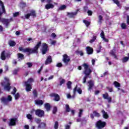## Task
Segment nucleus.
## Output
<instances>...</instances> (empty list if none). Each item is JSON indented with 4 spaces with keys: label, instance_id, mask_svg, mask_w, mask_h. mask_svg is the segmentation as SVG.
<instances>
[{
    "label": "nucleus",
    "instance_id": "1",
    "mask_svg": "<svg viewBox=\"0 0 129 129\" xmlns=\"http://www.w3.org/2000/svg\"><path fill=\"white\" fill-rule=\"evenodd\" d=\"M0 6L2 7V10H0V22H2L4 25H5L6 27L9 26V24L11 23V22H13V18H11L10 19L2 18V15H3V13L6 14V9H5V6L4 5V3L2 1L0 0Z\"/></svg>",
    "mask_w": 129,
    "mask_h": 129
},
{
    "label": "nucleus",
    "instance_id": "2",
    "mask_svg": "<svg viewBox=\"0 0 129 129\" xmlns=\"http://www.w3.org/2000/svg\"><path fill=\"white\" fill-rule=\"evenodd\" d=\"M41 46V42H38L37 45L33 49L27 48L24 49L22 47L19 48V51H22L24 53H38V49Z\"/></svg>",
    "mask_w": 129,
    "mask_h": 129
},
{
    "label": "nucleus",
    "instance_id": "3",
    "mask_svg": "<svg viewBox=\"0 0 129 129\" xmlns=\"http://www.w3.org/2000/svg\"><path fill=\"white\" fill-rule=\"evenodd\" d=\"M82 66L84 67L85 71L84 74H85V76L84 77L83 79V83H85L86 82V79L87 78H90V73H91L92 71L90 69L88 68V65L86 63H84Z\"/></svg>",
    "mask_w": 129,
    "mask_h": 129
},
{
    "label": "nucleus",
    "instance_id": "4",
    "mask_svg": "<svg viewBox=\"0 0 129 129\" xmlns=\"http://www.w3.org/2000/svg\"><path fill=\"white\" fill-rule=\"evenodd\" d=\"M2 86H4V90L6 91H10L11 90V84H10V80L8 77L4 78V81L1 83Z\"/></svg>",
    "mask_w": 129,
    "mask_h": 129
},
{
    "label": "nucleus",
    "instance_id": "5",
    "mask_svg": "<svg viewBox=\"0 0 129 129\" xmlns=\"http://www.w3.org/2000/svg\"><path fill=\"white\" fill-rule=\"evenodd\" d=\"M13 99L11 95H8L7 98L6 97H2L1 98V101L4 104H7L8 102H11Z\"/></svg>",
    "mask_w": 129,
    "mask_h": 129
},
{
    "label": "nucleus",
    "instance_id": "6",
    "mask_svg": "<svg viewBox=\"0 0 129 129\" xmlns=\"http://www.w3.org/2000/svg\"><path fill=\"white\" fill-rule=\"evenodd\" d=\"M62 61L66 65H67V64H68L70 61V57L67 55V54H65L63 55Z\"/></svg>",
    "mask_w": 129,
    "mask_h": 129
},
{
    "label": "nucleus",
    "instance_id": "7",
    "mask_svg": "<svg viewBox=\"0 0 129 129\" xmlns=\"http://www.w3.org/2000/svg\"><path fill=\"white\" fill-rule=\"evenodd\" d=\"M35 114L37 115V116H39V117H42V116H44V110L37 109L35 110Z\"/></svg>",
    "mask_w": 129,
    "mask_h": 129
},
{
    "label": "nucleus",
    "instance_id": "8",
    "mask_svg": "<svg viewBox=\"0 0 129 129\" xmlns=\"http://www.w3.org/2000/svg\"><path fill=\"white\" fill-rule=\"evenodd\" d=\"M48 4L45 5L46 10H50V9H53L54 8V5L50 3H52V0H47Z\"/></svg>",
    "mask_w": 129,
    "mask_h": 129
},
{
    "label": "nucleus",
    "instance_id": "9",
    "mask_svg": "<svg viewBox=\"0 0 129 129\" xmlns=\"http://www.w3.org/2000/svg\"><path fill=\"white\" fill-rule=\"evenodd\" d=\"M41 51L43 55H44V54H46V53H47V51H48V45H47V44H42V48Z\"/></svg>",
    "mask_w": 129,
    "mask_h": 129
},
{
    "label": "nucleus",
    "instance_id": "10",
    "mask_svg": "<svg viewBox=\"0 0 129 129\" xmlns=\"http://www.w3.org/2000/svg\"><path fill=\"white\" fill-rule=\"evenodd\" d=\"M24 86L26 87L25 89L27 92H29V91L32 90V84H29L28 83H24Z\"/></svg>",
    "mask_w": 129,
    "mask_h": 129
},
{
    "label": "nucleus",
    "instance_id": "11",
    "mask_svg": "<svg viewBox=\"0 0 129 129\" xmlns=\"http://www.w3.org/2000/svg\"><path fill=\"white\" fill-rule=\"evenodd\" d=\"M96 125L98 128L104 127L105 126V122H102L100 120L97 122Z\"/></svg>",
    "mask_w": 129,
    "mask_h": 129
},
{
    "label": "nucleus",
    "instance_id": "12",
    "mask_svg": "<svg viewBox=\"0 0 129 129\" xmlns=\"http://www.w3.org/2000/svg\"><path fill=\"white\" fill-rule=\"evenodd\" d=\"M16 122H17V118H13L10 120L9 124L10 126H14L16 125Z\"/></svg>",
    "mask_w": 129,
    "mask_h": 129
},
{
    "label": "nucleus",
    "instance_id": "13",
    "mask_svg": "<svg viewBox=\"0 0 129 129\" xmlns=\"http://www.w3.org/2000/svg\"><path fill=\"white\" fill-rule=\"evenodd\" d=\"M77 13H78V10L75 12H71V13L68 12L67 16L68 17H69V18H74V17H75L76 15H77Z\"/></svg>",
    "mask_w": 129,
    "mask_h": 129
},
{
    "label": "nucleus",
    "instance_id": "14",
    "mask_svg": "<svg viewBox=\"0 0 129 129\" xmlns=\"http://www.w3.org/2000/svg\"><path fill=\"white\" fill-rule=\"evenodd\" d=\"M50 96H51V97H54V100L55 101H59L60 100V96L57 94H51L50 95Z\"/></svg>",
    "mask_w": 129,
    "mask_h": 129
},
{
    "label": "nucleus",
    "instance_id": "15",
    "mask_svg": "<svg viewBox=\"0 0 129 129\" xmlns=\"http://www.w3.org/2000/svg\"><path fill=\"white\" fill-rule=\"evenodd\" d=\"M76 91L78 92L79 94H82V90H81L80 88L77 87V86L75 87V88L74 89V90H73L74 94L75 95V92H76Z\"/></svg>",
    "mask_w": 129,
    "mask_h": 129
},
{
    "label": "nucleus",
    "instance_id": "16",
    "mask_svg": "<svg viewBox=\"0 0 129 129\" xmlns=\"http://www.w3.org/2000/svg\"><path fill=\"white\" fill-rule=\"evenodd\" d=\"M88 90H91V89H92V87H93V86H94V82H93V81L90 80L88 82Z\"/></svg>",
    "mask_w": 129,
    "mask_h": 129
},
{
    "label": "nucleus",
    "instance_id": "17",
    "mask_svg": "<svg viewBox=\"0 0 129 129\" xmlns=\"http://www.w3.org/2000/svg\"><path fill=\"white\" fill-rule=\"evenodd\" d=\"M32 16V17H35L36 16V13H35L34 11H32L30 14H28L25 15L26 19H29L30 17Z\"/></svg>",
    "mask_w": 129,
    "mask_h": 129
},
{
    "label": "nucleus",
    "instance_id": "18",
    "mask_svg": "<svg viewBox=\"0 0 129 129\" xmlns=\"http://www.w3.org/2000/svg\"><path fill=\"white\" fill-rule=\"evenodd\" d=\"M103 97L104 99H107L108 102H111V98L108 96V94L105 93V94H103Z\"/></svg>",
    "mask_w": 129,
    "mask_h": 129
},
{
    "label": "nucleus",
    "instance_id": "19",
    "mask_svg": "<svg viewBox=\"0 0 129 129\" xmlns=\"http://www.w3.org/2000/svg\"><path fill=\"white\" fill-rule=\"evenodd\" d=\"M35 103L37 105H42L44 103V101L41 100H36L35 101Z\"/></svg>",
    "mask_w": 129,
    "mask_h": 129
},
{
    "label": "nucleus",
    "instance_id": "20",
    "mask_svg": "<svg viewBox=\"0 0 129 129\" xmlns=\"http://www.w3.org/2000/svg\"><path fill=\"white\" fill-rule=\"evenodd\" d=\"M52 62V57L51 56H48L47 59L45 61V65H48L50 63Z\"/></svg>",
    "mask_w": 129,
    "mask_h": 129
},
{
    "label": "nucleus",
    "instance_id": "21",
    "mask_svg": "<svg viewBox=\"0 0 129 129\" xmlns=\"http://www.w3.org/2000/svg\"><path fill=\"white\" fill-rule=\"evenodd\" d=\"M44 108L46 109L47 111H49L50 109H51V105L49 103H45L44 104Z\"/></svg>",
    "mask_w": 129,
    "mask_h": 129
},
{
    "label": "nucleus",
    "instance_id": "22",
    "mask_svg": "<svg viewBox=\"0 0 129 129\" xmlns=\"http://www.w3.org/2000/svg\"><path fill=\"white\" fill-rule=\"evenodd\" d=\"M87 53L89 55L90 54H92L93 52V49L91 48L90 47H87L86 48Z\"/></svg>",
    "mask_w": 129,
    "mask_h": 129
},
{
    "label": "nucleus",
    "instance_id": "23",
    "mask_svg": "<svg viewBox=\"0 0 129 129\" xmlns=\"http://www.w3.org/2000/svg\"><path fill=\"white\" fill-rule=\"evenodd\" d=\"M101 37L102 38V39H103V40L104 41V42H108V39L105 38V37H104V32L103 31H102L101 33Z\"/></svg>",
    "mask_w": 129,
    "mask_h": 129
},
{
    "label": "nucleus",
    "instance_id": "24",
    "mask_svg": "<svg viewBox=\"0 0 129 129\" xmlns=\"http://www.w3.org/2000/svg\"><path fill=\"white\" fill-rule=\"evenodd\" d=\"M102 113L104 118H108V114H107L106 112H105L104 110H102Z\"/></svg>",
    "mask_w": 129,
    "mask_h": 129
},
{
    "label": "nucleus",
    "instance_id": "25",
    "mask_svg": "<svg viewBox=\"0 0 129 129\" xmlns=\"http://www.w3.org/2000/svg\"><path fill=\"white\" fill-rule=\"evenodd\" d=\"M9 44L11 47H14L16 45V42L13 40L9 41Z\"/></svg>",
    "mask_w": 129,
    "mask_h": 129
},
{
    "label": "nucleus",
    "instance_id": "26",
    "mask_svg": "<svg viewBox=\"0 0 129 129\" xmlns=\"http://www.w3.org/2000/svg\"><path fill=\"white\" fill-rule=\"evenodd\" d=\"M6 54V51H4L1 53V58L2 60H6V56L5 54Z\"/></svg>",
    "mask_w": 129,
    "mask_h": 129
},
{
    "label": "nucleus",
    "instance_id": "27",
    "mask_svg": "<svg viewBox=\"0 0 129 129\" xmlns=\"http://www.w3.org/2000/svg\"><path fill=\"white\" fill-rule=\"evenodd\" d=\"M34 82V79L29 78L28 79L27 82H25V83H28L29 84H31V83Z\"/></svg>",
    "mask_w": 129,
    "mask_h": 129
},
{
    "label": "nucleus",
    "instance_id": "28",
    "mask_svg": "<svg viewBox=\"0 0 129 129\" xmlns=\"http://www.w3.org/2000/svg\"><path fill=\"white\" fill-rule=\"evenodd\" d=\"M46 126V124L44 122L41 123L39 125L38 127H40L41 128H44Z\"/></svg>",
    "mask_w": 129,
    "mask_h": 129
},
{
    "label": "nucleus",
    "instance_id": "29",
    "mask_svg": "<svg viewBox=\"0 0 129 129\" xmlns=\"http://www.w3.org/2000/svg\"><path fill=\"white\" fill-rule=\"evenodd\" d=\"M127 61H128V57L125 56L122 59V63H125V62H127Z\"/></svg>",
    "mask_w": 129,
    "mask_h": 129
},
{
    "label": "nucleus",
    "instance_id": "30",
    "mask_svg": "<svg viewBox=\"0 0 129 129\" xmlns=\"http://www.w3.org/2000/svg\"><path fill=\"white\" fill-rule=\"evenodd\" d=\"M18 56L19 60H23V59H24V55H23V54L18 53Z\"/></svg>",
    "mask_w": 129,
    "mask_h": 129
},
{
    "label": "nucleus",
    "instance_id": "31",
    "mask_svg": "<svg viewBox=\"0 0 129 129\" xmlns=\"http://www.w3.org/2000/svg\"><path fill=\"white\" fill-rule=\"evenodd\" d=\"M114 85L115 87H116L117 88H118L119 87H120V84H119V83L117 82H114Z\"/></svg>",
    "mask_w": 129,
    "mask_h": 129
},
{
    "label": "nucleus",
    "instance_id": "32",
    "mask_svg": "<svg viewBox=\"0 0 129 129\" xmlns=\"http://www.w3.org/2000/svg\"><path fill=\"white\" fill-rule=\"evenodd\" d=\"M67 97L68 99H71V98H74L75 97V95L74 94L73 96H71V95H70V94H68L67 95Z\"/></svg>",
    "mask_w": 129,
    "mask_h": 129
},
{
    "label": "nucleus",
    "instance_id": "33",
    "mask_svg": "<svg viewBox=\"0 0 129 129\" xmlns=\"http://www.w3.org/2000/svg\"><path fill=\"white\" fill-rule=\"evenodd\" d=\"M83 23L86 25V27H88L90 25V22L87 20H84Z\"/></svg>",
    "mask_w": 129,
    "mask_h": 129
},
{
    "label": "nucleus",
    "instance_id": "34",
    "mask_svg": "<svg viewBox=\"0 0 129 129\" xmlns=\"http://www.w3.org/2000/svg\"><path fill=\"white\" fill-rule=\"evenodd\" d=\"M71 84H72V82L69 81L67 84V88L70 89V88H71Z\"/></svg>",
    "mask_w": 129,
    "mask_h": 129
},
{
    "label": "nucleus",
    "instance_id": "35",
    "mask_svg": "<svg viewBox=\"0 0 129 129\" xmlns=\"http://www.w3.org/2000/svg\"><path fill=\"white\" fill-rule=\"evenodd\" d=\"M110 54H111V55H112V56H114V58H116V56H115V50H113L112 51H110Z\"/></svg>",
    "mask_w": 129,
    "mask_h": 129
},
{
    "label": "nucleus",
    "instance_id": "36",
    "mask_svg": "<svg viewBox=\"0 0 129 129\" xmlns=\"http://www.w3.org/2000/svg\"><path fill=\"white\" fill-rule=\"evenodd\" d=\"M76 54H79V55H80V56H83V51L80 50H77L76 52Z\"/></svg>",
    "mask_w": 129,
    "mask_h": 129
},
{
    "label": "nucleus",
    "instance_id": "37",
    "mask_svg": "<svg viewBox=\"0 0 129 129\" xmlns=\"http://www.w3.org/2000/svg\"><path fill=\"white\" fill-rule=\"evenodd\" d=\"M93 114L94 116H97V117H99V116H100V114H99V113H97L96 111H94Z\"/></svg>",
    "mask_w": 129,
    "mask_h": 129
},
{
    "label": "nucleus",
    "instance_id": "38",
    "mask_svg": "<svg viewBox=\"0 0 129 129\" xmlns=\"http://www.w3.org/2000/svg\"><path fill=\"white\" fill-rule=\"evenodd\" d=\"M13 17H14V18H16V17H18V16H19V15H20V12H15V13H14L13 14Z\"/></svg>",
    "mask_w": 129,
    "mask_h": 129
},
{
    "label": "nucleus",
    "instance_id": "39",
    "mask_svg": "<svg viewBox=\"0 0 129 129\" xmlns=\"http://www.w3.org/2000/svg\"><path fill=\"white\" fill-rule=\"evenodd\" d=\"M65 9H66V6L62 5L59 7V10H60V11H62V10H65Z\"/></svg>",
    "mask_w": 129,
    "mask_h": 129
},
{
    "label": "nucleus",
    "instance_id": "40",
    "mask_svg": "<svg viewBox=\"0 0 129 129\" xmlns=\"http://www.w3.org/2000/svg\"><path fill=\"white\" fill-rule=\"evenodd\" d=\"M121 27L123 29H126V25L125 24V23H122L121 24Z\"/></svg>",
    "mask_w": 129,
    "mask_h": 129
},
{
    "label": "nucleus",
    "instance_id": "41",
    "mask_svg": "<svg viewBox=\"0 0 129 129\" xmlns=\"http://www.w3.org/2000/svg\"><path fill=\"white\" fill-rule=\"evenodd\" d=\"M18 72H19V69H15L13 71V74L14 75H16L18 74Z\"/></svg>",
    "mask_w": 129,
    "mask_h": 129
},
{
    "label": "nucleus",
    "instance_id": "42",
    "mask_svg": "<svg viewBox=\"0 0 129 129\" xmlns=\"http://www.w3.org/2000/svg\"><path fill=\"white\" fill-rule=\"evenodd\" d=\"M27 117L28 119H33V116H32V115L30 114H28L27 115Z\"/></svg>",
    "mask_w": 129,
    "mask_h": 129
},
{
    "label": "nucleus",
    "instance_id": "43",
    "mask_svg": "<svg viewBox=\"0 0 129 129\" xmlns=\"http://www.w3.org/2000/svg\"><path fill=\"white\" fill-rule=\"evenodd\" d=\"M58 126H59V124H58V122L55 121L54 123V128L58 129Z\"/></svg>",
    "mask_w": 129,
    "mask_h": 129
},
{
    "label": "nucleus",
    "instance_id": "44",
    "mask_svg": "<svg viewBox=\"0 0 129 129\" xmlns=\"http://www.w3.org/2000/svg\"><path fill=\"white\" fill-rule=\"evenodd\" d=\"M66 109L67 112H69V111H70V108H69V105H66Z\"/></svg>",
    "mask_w": 129,
    "mask_h": 129
},
{
    "label": "nucleus",
    "instance_id": "45",
    "mask_svg": "<svg viewBox=\"0 0 129 129\" xmlns=\"http://www.w3.org/2000/svg\"><path fill=\"white\" fill-rule=\"evenodd\" d=\"M20 7L21 8H24V7H26V3L22 2L20 4Z\"/></svg>",
    "mask_w": 129,
    "mask_h": 129
},
{
    "label": "nucleus",
    "instance_id": "46",
    "mask_svg": "<svg viewBox=\"0 0 129 129\" xmlns=\"http://www.w3.org/2000/svg\"><path fill=\"white\" fill-rule=\"evenodd\" d=\"M95 40H96V37L94 36L93 37V38L90 41V43H93V42H94V41H95Z\"/></svg>",
    "mask_w": 129,
    "mask_h": 129
},
{
    "label": "nucleus",
    "instance_id": "47",
    "mask_svg": "<svg viewBox=\"0 0 129 129\" xmlns=\"http://www.w3.org/2000/svg\"><path fill=\"white\" fill-rule=\"evenodd\" d=\"M113 3L116 4L118 7H119V2L117 0H113Z\"/></svg>",
    "mask_w": 129,
    "mask_h": 129
},
{
    "label": "nucleus",
    "instance_id": "48",
    "mask_svg": "<svg viewBox=\"0 0 129 129\" xmlns=\"http://www.w3.org/2000/svg\"><path fill=\"white\" fill-rule=\"evenodd\" d=\"M19 98H20V94L17 93L16 94H15V98L16 100L18 99Z\"/></svg>",
    "mask_w": 129,
    "mask_h": 129
},
{
    "label": "nucleus",
    "instance_id": "49",
    "mask_svg": "<svg viewBox=\"0 0 129 129\" xmlns=\"http://www.w3.org/2000/svg\"><path fill=\"white\" fill-rule=\"evenodd\" d=\"M57 107H54L52 111L53 113H56L57 112Z\"/></svg>",
    "mask_w": 129,
    "mask_h": 129
},
{
    "label": "nucleus",
    "instance_id": "50",
    "mask_svg": "<svg viewBox=\"0 0 129 129\" xmlns=\"http://www.w3.org/2000/svg\"><path fill=\"white\" fill-rule=\"evenodd\" d=\"M102 20V16L101 15L99 16V23L101 24V21Z\"/></svg>",
    "mask_w": 129,
    "mask_h": 129
},
{
    "label": "nucleus",
    "instance_id": "51",
    "mask_svg": "<svg viewBox=\"0 0 129 129\" xmlns=\"http://www.w3.org/2000/svg\"><path fill=\"white\" fill-rule=\"evenodd\" d=\"M82 112H83V110L82 109H80V111L79 112V116L80 117L82 114Z\"/></svg>",
    "mask_w": 129,
    "mask_h": 129
},
{
    "label": "nucleus",
    "instance_id": "52",
    "mask_svg": "<svg viewBox=\"0 0 129 129\" xmlns=\"http://www.w3.org/2000/svg\"><path fill=\"white\" fill-rule=\"evenodd\" d=\"M27 65L29 68H31V67L33 66V64L31 62H27Z\"/></svg>",
    "mask_w": 129,
    "mask_h": 129
},
{
    "label": "nucleus",
    "instance_id": "53",
    "mask_svg": "<svg viewBox=\"0 0 129 129\" xmlns=\"http://www.w3.org/2000/svg\"><path fill=\"white\" fill-rule=\"evenodd\" d=\"M17 92V89L16 88H14L13 91L12 92V94H15Z\"/></svg>",
    "mask_w": 129,
    "mask_h": 129
},
{
    "label": "nucleus",
    "instance_id": "54",
    "mask_svg": "<svg viewBox=\"0 0 129 129\" xmlns=\"http://www.w3.org/2000/svg\"><path fill=\"white\" fill-rule=\"evenodd\" d=\"M124 17H126V18H127V23L128 25V24H129V16H128V15H127L126 14H125Z\"/></svg>",
    "mask_w": 129,
    "mask_h": 129
},
{
    "label": "nucleus",
    "instance_id": "55",
    "mask_svg": "<svg viewBox=\"0 0 129 129\" xmlns=\"http://www.w3.org/2000/svg\"><path fill=\"white\" fill-rule=\"evenodd\" d=\"M101 49V46L99 45L98 49H97V53H99L100 52V49Z\"/></svg>",
    "mask_w": 129,
    "mask_h": 129
},
{
    "label": "nucleus",
    "instance_id": "56",
    "mask_svg": "<svg viewBox=\"0 0 129 129\" xmlns=\"http://www.w3.org/2000/svg\"><path fill=\"white\" fill-rule=\"evenodd\" d=\"M101 49V46L99 45L98 49H97V53H99L100 52V49Z\"/></svg>",
    "mask_w": 129,
    "mask_h": 129
},
{
    "label": "nucleus",
    "instance_id": "57",
    "mask_svg": "<svg viewBox=\"0 0 129 129\" xmlns=\"http://www.w3.org/2000/svg\"><path fill=\"white\" fill-rule=\"evenodd\" d=\"M65 83V80L62 79L60 81L59 85H62V84Z\"/></svg>",
    "mask_w": 129,
    "mask_h": 129
},
{
    "label": "nucleus",
    "instance_id": "58",
    "mask_svg": "<svg viewBox=\"0 0 129 129\" xmlns=\"http://www.w3.org/2000/svg\"><path fill=\"white\" fill-rule=\"evenodd\" d=\"M57 67H62V63L61 62H59L56 64Z\"/></svg>",
    "mask_w": 129,
    "mask_h": 129
},
{
    "label": "nucleus",
    "instance_id": "59",
    "mask_svg": "<svg viewBox=\"0 0 129 129\" xmlns=\"http://www.w3.org/2000/svg\"><path fill=\"white\" fill-rule=\"evenodd\" d=\"M33 94L34 96H37V91L36 90H33Z\"/></svg>",
    "mask_w": 129,
    "mask_h": 129
},
{
    "label": "nucleus",
    "instance_id": "60",
    "mask_svg": "<svg viewBox=\"0 0 129 129\" xmlns=\"http://www.w3.org/2000/svg\"><path fill=\"white\" fill-rule=\"evenodd\" d=\"M88 14L89 16H91V15H92V11H88Z\"/></svg>",
    "mask_w": 129,
    "mask_h": 129
},
{
    "label": "nucleus",
    "instance_id": "61",
    "mask_svg": "<svg viewBox=\"0 0 129 129\" xmlns=\"http://www.w3.org/2000/svg\"><path fill=\"white\" fill-rule=\"evenodd\" d=\"M65 129H70V125H66Z\"/></svg>",
    "mask_w": 129,
    "mask_h": 129
},
{
    "label": "nucleus",
    "instance_id": "62",
    "mask_svg": "<svg viewBox=\"0 0 129 129\" xmlns=\"http://www.w3.org/2000/svg\"><path fill=\"white\" fill-rule=\"evenodd\" d=\"M92 65H95V59H92Z\"/></svg>",
    "mask_w": 129,
    "mask_h": 129
},
{
    "label": "nucleus",
    "instance_id": "63",
    "mask_svg": "<svg viewBox=\"0 0 129 129\" xmlns=\"http://www.w3.org/2000/svg\"><path fill=\"white\" fill-rule=\"evenodd\" d=\"M51 45H55V44H56V41H55V40L52 41L51 42Z\"/></svg>",
    "mask_w": 129,
    "mask_h": 129
},
{
    "label": "nucleus",
    "instance_id": "64",
    "mask_svg": "<svg viewBox=\"0 0 129 129\" xmlns=\"http://www.w3.org/2000/svg\"><path fill=\"white\" fill-rule=\"evenodd\" d=\"M24 128L25 129H29V125H26L24 126Z\"/></svg>",
    "mask_w": 129,
    "mask_h": 129
}]
</instances>
